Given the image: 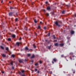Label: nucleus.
I'll return each mask as SVG.
<instances>
[{
    "mask_svg": "<svg viewBox=\"0 0 76 76\" xmlns=\"http://www.w3.org/2000/svg\"><path fill=\"white\" fill-rule=\"evenodd\" d=\"M40 23L41 24L42 23V21H40Z\"/></svg>",
    "mask_w": 76,
    "mask_h": 76,
    "instance_id": "864d4df0",
    "label": "nucleus"
},
{
    "mask_svg": "<svg viewBox=\"0 0 76 76\" xmlns=\"http://www.w3.org/2000/svg\"><path fill=\"white\" fill-rule=\"evenodd\" d=\"M35 65L36 66L38 65V63H36L35 64Z\"/></svg>",
    "mask_w": 76,
    "mask_h": 76,
    "instance_id": "cd10ccee",
    "label": "nucleus"
},
{
    "mask_svg": "<svg viewBox=\"0 0 76 76\" xmlns=\"http://www.w3.org/2000/svg\"><path fill=\"white\" fill-rule=\"evenodd\" d=\"M9 3H12V2L10 1L9 2Z\"/></svg>",
    "mask_w": 76,
    "mask_h": 76,
    "instance_id": "3c124183",
    "label": "nucleus"
},
{
    "mask_svg": "<svg viewBox=\"0 0 76 76\" xmlns=\"http://www.w3.org/2000/svg\"><path fill=\"white\" fill-rule=\"evenodd\" d=\"M64 11H62V13L63 14H64Z\"/></svg>",
    "mask_w": 76,
    "mask_h": 76,
    "instance_id": "c9c22d12",
    "label": "nucleus"
},
{
    "mask_svg": "<svg viewBox=\"0 0 76 76\" xmlns=\"http://www.w3.org/2000/svg\"><path fill=\"white\" fill-rule=\"evenodd\" d=\"M40 28H41V27H40V26H38V28H37V29H40Z\"/></svg>",
    "mask_w": 76,
    "mask_h": 76,
    "instance_id": "4be33fe9",
    "label": "nucleus"
},
{
    "mask_svg": "<svg viewBox=\"0 0 76 76\" xmlns=\"http://www.w3.org/2000/svg\"><path fill=\"white\" fill-rule=\"evenodd\" d=\"M25 50L26 51H27V50H29V49H28V47H26L25 48Z\"/></svg>",
    "mask_w": 76,
    "mask_h": 76,
    "instance_id": "0eeeda50",
    "label": "nucleus"
},
{
    "mask_svg": "<svg viewBox=\"0 0 76 76\" xmlns=\"http://www.w3.org/2000/svg\"><path fill=\"white\" fill-rule=\"evenodd\" d=\"M61 56V57H63V55H62Z\"/></svg>",
    "mask_w": 76,
    "mask_h": 76,
    "instance_id": "bf43d9fd",
    "label": "nucleus"
},
{
    "mask_svg": "<svg viewBox=\"0 0 76 76\" xmlns=\"http://www.w3.org/2000/svg\"><path fill=\"white\" fill-rule=\"evenodd\" d=\"M66 6H67V7H69V5H66Z\"/></svg>",
    "mask_w": 76,
    "mask_h": 76,
    "instance_id": "8fccbe9b",
    "label": "nucleus"
},
{
    "mask_svg": "<svg viewBox=\"0 0 76 76\" xmlns=\"http://www.w3.org/2000/svg\"><path fill=\"white\" fill-rule=\"evenodd\" d=\"M37 73H39V71H37Z\"/></svg>",
    "mask_w": 76,
    "mask_h": 76,
    "instance_id": "49530a36",
    "label": "nucleus"
},
{
    "mask_svg": "<svg viewBox=\"0 0 76 76\" xmlns=\"http://www.w3.org/2000/svg\"><path fill=\"white\" fill-rule=\"evenodd\" d=\"M21 71L22 73H23L24 72H25V71H24V70H21Z\"/></svg>",
    "mask_w": 76,
    "mask_h": 76,
    "instance_id": "f3484780",
    "label": "nucleus"
},
{
    "mask_svg": "<svg viewBox=\"0 0 76 76\" xmlns=\"http://www.w3.org/2000/svg\"><path fill=\"white\" fill-rule=\"evenodd\" d=\"M44 12H45V10H44Z\"/></svg>",
    "mask_w": 76,
    "mask_h": 76,
    "instance_id": "13d9d810",
    "label": "nucleus"
},
{
    "mask_svg": "<svg viewBox=\"0 0 76 76\" xmlns=\"http://www.w3.org/2000/svg\"><path fill=\"white\" fill-rule=\"evenodd\" d=\"M34 22L36 23H37V20H34Z\"/></svg>",
    "mask_w": 76,
    "mask_h": 76,
    "instance_id": "412c9836",
    "label": "nucleus"
},
{
    "mask_svg": "<svg viewBox=\"0 0 76 76\" xmlns=\"http://www.w3.org/2000/svg\"><path fill=\"white\" fill-rule=\"evenodd\" d=\"M46 15L48 16H49V14H48V13H47Z\"/></svg>",
    "mask_w": 76,
    "mask_h": 76,
    "instance_id": "c756f323",
    "label": "nucleus"
},
{
    "mask_svg": "<svg viewBox=\"0 0 76 76\" xmlns=\"http://www.w3.org/2000/svg\"><path fill=\"white\" fill-rule=\"evenodd\" d=\"M6 50H7V51H9V48L8 47L6 48Z\"/></svg>",
    "mask_w": 76,
    "mask_h": 76,
    "instance_id": "2eb2a0df",
    "label": "nucleus"
},
{
    "mask_svg": "<svg viewBox=\"0 0 76 76\" xmlns=\"http://www.w3.org/2000/svg\"><path fill=\"white\" fill-rule=\"evenodd\" d=\"M13 13H14V12H10L9 14V16H12Z\"/></svg>",
    "mask_w": 76,
    "mask_h": 76,
    "instance_id": "7ed1b4c3",
    "label": "nucleus"
},
{
    "mask_svg": "<svg viewBox=\"0 0 76 76\" xmlns=\"http://www.w3.org/2000/svg\"><path fill=\"white\" fill-rule=\"evenodd\" d=\"M76 66V64H75Z\"/></svg>",
    "mask_w": 76,
    "mask_h": 76,
    "instance_id": "0e129e2a",
    "label": "nucleus"
},
{
    "mask_svg": "<svg viewBox=\"0 0 76 76\" xmlns=\"http://www.w3.org/2000/svg\"><path fill=\"white\" fill-rule=\"evenodd\" d=\"M67 61H68V60H67Z\"/></svg>",
    "mask_w": 76,
    "mask_h": 76,
    "instance_id": "338daca9",
    "label": "nucleus"
},
{
    "mask_svg": "<svg viewBox=\"0 0 76 76\" xmlns=\"http://www.w3.org/2000/svg\"><path fill=\"white\" fill-rule=\"evenodd\" d=\"M14 68H14V66L12 67V69H14Z\"/></svg>",
    "mask_w": 76,
    "mask_h": 76,
    "instance_id": "72a5a7b5",
    "label": "nucleus"
},
{
    "mask_svg": "<svg viewBox=\"0 0 76 76\" xmlns=\"http://www.w3.org/2000/svg\"><path fill=\"white\" fill-rule=\"evenodd\" d=\"M54 42H57V40H55L54 41Z\"/></svg>",
    "mask_w": 76,
    "mask_h": 76,
    "instance_id": "79ce46f5",
    "label": "nucleus"
},
{
    "mask_svg": "<svg viewBox=\"0 0 76 76\" xmlns=\"http://www.w3.org/2000/svg\"><path fill=\"white\" fill-rule=\"evenodd\" d=\"M28 56H31V54H28L27 55Z\"/></svg>",
    "mask_w": 76,
    "mask_h": 76,
    "instance_id": "c85d7f7f",
    "label": "nucleus"
},
{
    "mask_svg": "<svg viewBox=\"0 0 76 76\" xmlns=\"http://www.w3.org/2000/svg\"><path fill=\"white\" fill-rule=\"evenodd\" d=\"M25 30H28V28H26V27L25 28Z\"/></svg>",
    "mask_w": 76,
    "mask_h": 76,
    "instance_id": "7c9ffc66",
    "label": "nucleus"
},
{
    "mask_svg": "<svg viewBox=\"0 0 76 76\" xmlns=\"http://www.w3.org/2000/svg\"><path fill=\"white\" fill-rule=\"evenodd\" d=\"M55 24L57 26H58V27H60L61 25L60 24H59L58 23V21H56L55 23Z\"/></svg>",
    "mask_w": 76,
    "mask_h": 76,
    "instance_id": "f257e3e1",
    "label": "nucleus"
},
{
    "mask_svg": "<svg viewBox=\"0 0 76 76\" xmlns=\"http://www.w3.org/2000/svg\"><path fill=\"white\" fill-rule=\"evenodd\" d=\"M1 48L3 49H4V47L2 46H1Z\"/></svg>",
    "mask_w": 76,
    "mask_h": 76,
    "instance_id": "6ab92c4d",
    "label": "nucleus"
},
{
    "mask_svg": "<svg viewBox=\"0 0 76 76\" xmlns=\"http://www.w3.org/2000/svg\"><path fill=\"white\" fill-rule=\"evenodd\" d=\"M48 1H46V4H48Z\"/></svg>",
    "mask_w": 76,
    "mask_h": 76,
    "instance_id": "a19ab883",
    "label": "nucleus"
},
{
    "mask_svg": "<svg viewBox=\"0 0 76 76\" xmlns=\"http://www.w3.org/2000/svg\"><path fill=\"white\" fill-rule=\"evenodd\" d=\"M54 45L56 46H57V47H58L59 46L58 44L57 43H55L54 44Z\"/></svg>",
    "mask_w": 76,
    "mask_h": 76,
    "instance_id": "423d86ee",
    "label": "nucleus"
},
{
    "mask_svg": "<svg viewBox=\"0 0 76 76\" xmlns=\"http://www.w3.org/2000/svg\"><path fill=\"white\" fill-rule=\"evenodd\" d=\"M19 73L20 74H21L22 73L21 72H19Z\"/></svg>",
    "mask_w": 76,
    "mask_h": 76,
    "instance_id": "603ef678",
    "label": "nucleus"
},
{
    "mask_svg": "<svg viewBox=\"0 0 76 76\" xmlns=\"http://www.w3.org/2000/svg\"><path fill=\"white\" fill-rule=\"evenodd\" d=\"M28 61V60L27 59H25V60H24V61L25 62H26Z\"/></svg>",
    "mask_w": 76,
    "mask_h": 76,
    "instance_id": "2f4dec72",
    "label": "nucleus"
},
{
    "mask_svg": "<svg viewBox=\"0 0 76 76\" xmlns=\"http://www.w3.org/2000/svg\"><path fill=\"white\" fill-rule=\"evenodd\" d=\"M53 61H54V62H56L57 61V59H56V58H54L53 59V61L52 62V63L53 64H54Z\"/></svg>",
    "mask_w": 76,
    "mask_h": 76,
    "instance_id": "f03ea898",
    "label": "nucleus"
},
{
    "mask_svg": "<svg viewBox=\"0 0 76 76\" xmlns=\"http://www.w3.org/2000/svg\"><path fill=\"white\" fill-rule=\"evenodd\" d=\"M20 44V43L19 42H17L16 43V45L18 46H19V45Z\"/></svg>",
    "mask_w": 76,
    "mask_h": 76,
    "instance_id": "20e7f679",
    "label": "nucleus"
},
{
    "mask_svg": "<svg viewBox=\"0 0 76 76\" xmlns=\"http://www.w3.org/2000/svg\"><path fill=\"white\" fill-rule=\"evenodd\" d=\"M59 45L61 47H62L64 46V44H59Z\"/></svg>",
    "mask_w": 76,
    "mask_h": 76,
    "instance_id": "f8f14e48",
    "label": "nucleus"
},
{
    "mask_svg": "<svg viewBox=\"0 0 76 76\" xmlns=\"http://www.w3.org/2000/svg\"><path fill=\"white\" fill-rule=\"evenodd\" d=\"M52 45H50V46H48V48L49 49H50L51 48V47Z\"/></svg>",
    "mask_w": 76,
    "mask_h": 76,
    "instance_id": "4468645a",
    "label": "nucleus"
},
{
    "mask_svg": "<svg viewBox=\"0 0 76 76\" xmlns=\"http://www.w3.org/2000/svg\"><path fill=\"white\" fill-rule=\"evenodd\" d=\"M18 18H15V22H17L18 21Z\"/></svg>",
    "mask_w": 76,
    "mask_h": 76,
    "instance_id": "aec40b11",
    "label": "nucleus"
},
{
    "mask_svg": "<svg viewBox=\"0 0 76 76\" xmlns=\"http://www.w3.org/2000/svg\"><path fill=\"white\" fill-rule=\"evenodd\" d=\"M12 57H13V58H15V56L14 55H12Z\"/></svg>",
    "mask_w": 76,
    "mask_h": 76,
    "instance_id": "b1692460",
    "label": "nucleus"
},
{
    "mask_svg": "<svg viewBox=\"0 0 76 76\" xmlns=\"http://www.w3.org/2000/svg\"><path fill=\"white\" fill-rule=\"evenodd\" d=\"M67 38L68 39H70V38L68 37Z\"/></svg>",
    "mask_w": 76,
    "mask_h": 76,
    "instance_id": "de8ad7c7",
    "label": "nucleus"
},
{
    "mask_svg": "<svg viewBox=\"0 0 76 76\" xmlns=\"http://www.w3.org/2000/svg\"><path fill=\"white\" fill-rule=\"evenodd\" d=\"M19 61L20 63H22L23 62V61H21V60H19Z\"/></svg>",
    "mask_w": 76,
    "mask_h": 76,
    "instance_id": "a211bd4d",
    "label": "nucleus"
},
{
    "mask_svg": "<svg viewBox=\"0 0 76 76\" xmlns=\"http://www.w3.org/2000/svg\"><path fill=\"white\" fill-rule=\"evenodd\" d=\"M31 62L33 63L34 62V61L33 60H31Z\"/></svg>",
    "mask_w": 76,
    "mask_h": 76,
    "instance_id": "58836bf2",
    "label": "nucleus"
},
{
    "mask_svg": "<svg viewBox=\"0 0 76 76\" xmlns=\"http://www.w3.org/2000/svg\"><path fill=\"white\" fill-rule=\"evenodd\" d=\"M35 58V56H34V55H33L31 56V58Z\"/></svg>",
    "mask_w": 76,
    "mask_h": 76,
    "instance_id": "dca6fc26",
    "label": "nucleus"
},
{
    "mask_svg": "<svg viewBox=\"0 0 76 76\" xmlns=\"http://www.w3.org/2000/svg\"><path fill=\"white\" fill-rule=\"evenodd\" d=\"M50 74H52V71H51V72H50Z\"/></svg>",
    "mask_w": 76,
    "mask_h": 76,
    "instance_id": "c03bdc74",
    "label": "nucleus"
},
{
    "mask_svg": "<svg viewBox=\"0 0 76 76\" xmlns=\"http://www.w3.org/2000/svg\"><path fill=\"white\" fill-rule=\"evenodd\" d=\"M53 36L54 37V39H56V37L54 35H53Z\"/></svg>",
    "mask_w": 76,
    "mask_h": 76,
    "instance_id": "bb28decb",
    "label": "nucleus"
},
{
    "mask_svg": "<svg viewBox=\"0 0 76 76\" xmlns=\"http://www.w3.org/2000/svg\"><path fill=\"white\" fill-rule=\"evenodd\" d=\"M44 29H45V30L46 29V27H44Z\"/></svg>",
    "mask_w": 76,
    "mask_h": 76,
    "instance_id": "a18cd8bd",
    "label": "nucleus"
},
{
    "mask_svg": "<svg viewBox=\"0 0 76 76\" xmlns=\"http://www.w3.org/2000/svg\"><path fill=\"white\" fill-rule=\"evenodd\" d=\"M45 41L46 42H47V41H48V40H45Z\"/></svg>",
    "mask_w": 76,
    "mask_h": 76,
    "instance_id": "5fc2aeb1",
    "label": "nucleus"
},
{
    "mask_svg": "<svg viewBox=\"0 0 76 76\" xmlns=\"http://www.w3.org/2000/svg\"><path fill=\"white\" fill-rule=\"evenodd\" d=\"M13 61H12L10 63V64L11 65L13 66Z\"/></svg>",
    "mask_w": 76,
    "mask_h": 76,
    "instance_id": "9b49d317",
    "label": "nucleus"
},
{
    "mask_svg": "<svg viewBox=\"0 0 76 76\" xmlns=\"http://www.w3.org/2000/svg\"><path fill=\"white\" fill-rule=\"evenodd\" d=\"M75 57H76V56Z\"/></svg>",
    "mask_w": 76,
    "mask_h": 76,
    "instance_id": "774afa93",
    "label": "nucleus"
},
{
    "mask_svg": "<svg viewBox=\"0 0 76 76\" xmlns=\"http://www.w3.org/2000/svg\"><path fill=\"white\" fill-rule=\"evenodd\" d=\"M70 55L72 56V57H75V56L74 55V53H70Z\"/></svg>",
    "mask_w": 76,
    "mask_h": 76,
    "instance_id": "1a4fd4ad",
    "label": "nucleus"
},
{
    "mask_svg": "<svg viewBox=\"0 0 76 76\" xmlns=\"http://www.w3.org/2000/svg\"><path fill=\"white\" fill-rule=\"evenodd\" d=\"M39 63H40V64H41L42 63V61H39Z\"/></svg>",
    "mask_w": 76,
    "mask_h": 76,
    "instance_id": "473e14b6",
    "label": "nucleus"
},
{
    "mask_svg": "<svg viewBox=\"0 0 76 76\" xmlns=\"http://www.w3.org/2000/svg\"><path fill=\"white\" fill-rule=\"evenodd\" d=\"M25 1H26V0H24Z\"/></svg>",
    "mask_w": 76,
    "mask_h": 76,
    "instance_id": "e2e57ef3",
    "label": "nucleus"
},
{
    "mask_svg": "<svg viewBox=\"0 0 76 76\" xmlns=\"http://www.w3.org/2000/svg\"><path fill=\"white\" fill-rule=\"evenodd\" d=\"M47 9L48 10H50V7H48L47 8Z\"/></svg>",
    "mask_w": 76,
    "mask_h": 76,
    "instance_id": "9d476101",
    "label": "nucleus"
},
{
    "mask_svg": "<svg viewBox=\"0 0 76 76\" xmlns=\"http://www.w3.org/2000/svg\"><path fill=\"white\" fill-rule=\"evenodd\" d=\"M12 37L13 38H15L16 37V36L15 34H12Z\"/></svg>",
    "mask_w": 76,
    "mask_h": 76,
    "instance_id": "6e6552de",
    "label": "nucleus"
},
{
    "mask_svg": "<svg viewBox=\"0 0 76 76\" xmlns=\"http://www.w3.org/2000/svg\"><path fill=\"white\" fill-rule=\"evenodd\" d=\"M48 36H50V33H49V34H48Z\"/></svg>",
    "mask_w": 76,
    "mask_h": 76,
    "instance_id": "ea45409f",
    "label": "nucleus"
},
{
    "mask_svg": "<svg viewBox=\"0 0 76 76\" xmlns=\"http://www.w3.org/2000/svg\"><path fill=\"white\" fill-rule=\"evenodd\" d=\"M2 73H4V72H2Z\"/></svg>",
    "mask_w": 76,
    "mask_h": 76,
    "instance_id": "6e6d98bb",
    "label": "nucleus"
},
{
    "mask_svg": "<svg viewBox=\"0 0 76 76\" xmlns=\"http://www.w3.org/2000/svg\"><path fill=\"white\" fill-rule=\"evenodd\" d=\"M33 47L34 48H37V46L35 45H33Z\"/></svg>",
    "mask_w": 76,
    "mask_h": 76,
    "instance_id": "a878e982",
    "label": "nucleus"
},
{
    "mask_svg": "<svg viewBox=\"0 0 76 76\" xmlns=\"http://www.w3.org/2000/svg\"><path fill=\"white\" fill-rule=\"evenodd\" d=\"M75 73V72H74V73Z\"/></svg>",
    "mask_w": 76,
    "mask_h": 76,
    "instance_id": "69168bd1",
    "label": "nucleus"
},
{
    "mask_svg": "<svg viewBox=\"0 0 76 76\" xmlns=\"http://www.w3.org/2000/svg\"><path fill=\"white\" fill-rule=\"evenodd\" d=\"M37 70H38V69H35V72H36L37 71Z\"/></svg>",
    "mask_w": 76,
    "mask_h": 76,
    "instance_id": "f704fd0d",
    "label": "nucleus"
},
{
    "mask_svg": "<svg viewBox=\"0 0 76 76\" xmlns=\"http://www.w3.org/2000/svg\"><path fill=\"white\" fill-rule=\"evenodd\" d=\"M54 12H52V15H54Z\"/></svg>",
    "mask_w": 76,
    "mask_h": 76,
    "instance_id": "e433bc0d",
    "label": "nucleus"
},
{
    "mask_svg": "<svg viewBox=\"0 0 76 76\" xmlns=\"http://www.w3.org/2000/svg\"><path fill=\"white\" fill-rule=\"evenodd\" d=\"M75 33V32L74 31H71V34H73Z\"/></svg>",
    "mask_w": 76,
    "mask_h": 76,
    "instance_id": "39448f33",
    "label": "nucleus"
},
{
    "mask_svg": "<svg viewBox=\"0 0 76 76\" xmlns=\"http://www.w3.org/2000/svg\"><path fill=\"white\" fill-rule=\"evenodd\" d=\"M14 9V7H10V9Z\"/></svg>",
    "mask_w": 76,
    "mask_h": 76,
    "instance_id": "393cba45",
    "label": "nucleus"
},
{
    "mask_svg": "<svg viewBox=\"0 0 76 76\" xmlns=\"http://www.w3.org/2000/svg\"><path fill=\"white\" fill-rule=\"evenodd\" d=\"M11 39L10 38H8V40L9 41H11Z\"/></svg>",
    "mask_w": 76,
    "mask_h": 76,
    "instance_id": "5701e85b",
    "label": "nucleus"
},
{
    "mask_svg": "<svg viewBox=\"0 0 76 76\" xmlns=\"http://www.w3.org/2000/svg\"><path fill=\"white\" fill-rule=\"evenodd\" d=\"M75 17H76V14H75Z\"/></svg>",
    "mask_w": 76,
    "mask_h": 76,
    "instance_id": "4d7b16f0",
    "label": "nucleus"
},
{
    "mask_svg": "<svg viewBox=\"0 0 76 76\" xmlns=\"http://www.w3.org/2000/svg\"><path fill=\"white\" fill-rule=\"evenodd\" d=\"M21 39H22V38H21V37H20L19 39V40H21Z\"/></svg>",
    "mask_w": 76,
    "mask_h": 76,
    "instance_id": "4c0bfd02",
    "label": "nucleus"
},
{
    "mask_svg": "<svg viewBox=\"0 0 76 76\" xmlns=\"http://www.w3.org/2000/svg\"><path fill=\"white\" fill-rule=\"evenodd\" d=\"M22 75L23 76H25V75L24 74H23V75Z\"/></svg>",
    "mask_w": 76,
    "mask_h": 76,
    "instance_id": "37998d69",
    "label": "nucleus"
},
{
    "mask_svg": "<svg viewBox=\"0 0 76 76\" xmlns=\"http://www.w3.org/2000/svg\"><path fill=\"white\" fill-rule=\"evenodd\" d=\"M2 56L3 57H6V56L4 54H3L2 55Z\"/></svg>",
    "mask_w": 76,
    "mask_h": 76,
    "instance_id": "ddd939ff",
    "label": "nucleus"
},
{
    "mask_svg": "<svg viewBox=\"0 0 76 76\" xmlns=\"http://www.w3.org/2000/svg\"><path fill=\"white\" fill-rule=\"evenodd\" d=\"M29 50H32L31 49H30Z\"/></svg>",
    "mask_w": 76,
    "mask_h": 76,
    "instance_id": "052dcab7",
    "label": "nucleus"
},
{
    "mask_svg": "<svg viewBox=\"0 0 76 76\" xmlns=\"http://www.w3.org/2000/svg\"><path fill=\"white\" fill-rule=\"evenodd\" d=\"M0 37H1V35H0Z\"/></svg>",
    "mask_w": 76,
    "mask_h": 76,
    "instance_id": "680f3d73",
    "label": "nucleus"
},
{
    "mask_svg": "<svg viewBox=\"0 0 76 76\" xmlns=\"http://www.w3.org/2000/svg\"><path fill=\"white\" fill-rule=\"evenodd\" d=\"M3 0L1 1V3H3Z\"/></svg>",
    "mask_w": 76,
    "mask_h": 76,
    "instance_id": "09e8293b",
    "label": "nucleus"
}]
</instances>
